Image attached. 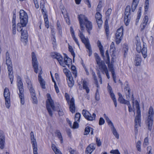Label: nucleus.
Listing matches in <instances>:
<instances>
[{
  "instance_id": "39",
  "label": "nucleus",
  "mask_w": 154,
  "mask_h": 154,
  "mask_svg": "<svg viewBox=\"0 0 154 154\" xmlns=\"http://www.w3.org/2000/svg\"><path fill=\"white\" fill-rule=\"evenodd\" d=\"M111 128L113 135L115 136L116 138L118 139H119V134L114 127L113 126L112 127H111Z\"/></svg>"
},
{
  "instance_id": "18",
  "label": "nucleus",
  "mask_w": 154,
  "mask_h": 154,
  "mask_svg": "<svg viewBox=\"0 0 154 154\" xmlns=\"http://www.w3.org/2000/svg\"><path fill=\"white\" fill-rule=\"evenodd\" d=\"M94 56L97 63L99 67H107L105 64L104 61L101 60L100 58L97 53H95Z\"/></svg>"
},
{
  "instance_id": "55",
  "label": "nucleus",
  "mask_w": 154,
  "mask_h": 154,
  "mask_svg": "<svg viewBox=\"0 0 154 154\" xmlns=\"http://www.w3.org/2000/svg\"><path fill=\"white\" fill-rule=\"evenodd\" d=\"M53 36V38H51L52 41V44L54 45V47L56 45V41L55 38V36L54 35H52Z\"/></svg>"
},
{
  "instance_id": "61",
  "label": "nucleus",
  "mask_w": 154,
  "mask_h": 154,
  "mask_svg": "<svg viewBox=\"0 0 154 154\" xmlns=\"http://www.w3.org/2000/svg\"><path fill=\"white\" fill-rule=\"evenodd\" d=\"M104 122L105 121L104 119L102 117L100 118L99 121V125H102L104 124Z\"/></svg>"
},
{
  "instance_id": "8",
  "label": "nucleus",
  "mask_w": 154,
  "mask_h": 154,
  "mask_svg": "<svg viewBox=\"0 0 154 154\" xmlns=\"http://www.w3.org/2000/svg\"><path fill=\"white\" fill-rule=\"evenodd\" d=\"M153 114V108L151 106L149 108L147 119L146 121L147 129L150 131L152 128Z\"/></svg>"
},
{
  "instance_id": "5",
  "label": "nucleus",
  "mask_w": 154,
  "mask_h": 154,
  "mask_svg": "<svg viewBox=\"0 0 154 154\" xmlns=\"http://www.w3.org/2000/svg\"><path fill=\"white\" fill-rule=\"evenodd\" d=\"M98 47L99 48L100 53L103 59L106 62L108 65V67H113V65L110 63V61L109 56V51L107 50L105 52V55H104V51L103 46L100 40H98L97 42Z\"/></svg>"
},
{
  "instance_id": "49",
  "label": "nucleus",
  "mask_w": 154,
  "mask_h": 154,
  "mask_svg": "<svg viewBox=\"0 0 154 154\" xmlns=\"http://www.w3.org/2000/svg\"><path fill=\"white\" fill-rule=\"evenodd\" d=\"M81 117V115L79 113H76L75 117V121L79 122V120Z\"/></svg>"
},
{
  "instance_id": "38",
  "label": "nucleus",
  "mask_w": 154,
  "mask_h": 154,
  "mask_svg": "<svg viewBox=\"0 0 154 154\" xmlns=\"http://www.w3.org/2000/svg\"><path fill=\"white\" fill-rule=\"evenodd\" d=\"M68 50L71 53V55L73 56V60H74L75 57V54L72 47L69 45L68 46Z\"/></svg>"
},
{
  "instance_id": "63",
  "label": "nucleus",
  "mask_w": 154,
  "mask_h": 154,
  "mask_svg": "<svg viewBox=\"0 0 154 154\" xmlns=\"http://www.w3.org/2000/svg\"><path fill=\"white\" fill-rule=\"evenodd\" d=\"M110 153L113 154H120L118 150H112L110 151Z\"/></svg>"
},
{
  "instance_id": "37",
  "label": "nucleus",
  "mask_w": 154,
  "mask_h": 154,
  "mask_svg": "<svg viewBox=\"0 0 154 154\" xmlns=\"http://www.w3.org/2000/svg\"><path fill=\"white\" fill-rule=\"evenodd\" d=\"M109 94L112 99L113 101L115 106L116 107L117 106V103L115 94L113 92L109 93Z\"/></svg>"
},
{
  "instance_id": "26",
  "label": "nucleus",
  "mask_w": 154,
  "mask_h": 154,
  "mask_svg": "<svg viewBox=\"0 0 154 154\" xmlns=\"http://www.w3.org/2000/svg\"><path fill=\"white\" fill-rule=\"evenodd\" d=\"M118 94L119 96L118 99V101L121 104H127L128 103L129 101L124 99L121 93L119 92L118 93Z\"/></svg>"
},
{
  "instance_id": "54",
  "label": "nucleus",
  "mask_w": 154,
  "mask_h": 154,
  "mask_svg": "<svg viewBox=\"0 0 154 154\" xmlns=\"http://www.w3.org/2000/svg\"><path fill=\"white\" fill-rule=\"evenodd\" d=\"M95 98L96 100L98 101L100 100V95L98 91V89L97 90L95 95Z\"/></svg>"
},
{
  "instance_id": "27",
  "label": "nucleus",
  "mask_w": 154,
  "mask_h": 154,
  "mask_svg": "<svg viewBox=\"0 0 154 154\" xmlns=\"http://www.w3.org/2000/svg\"><path fill=\"white\" fill-rule=\"evenodd\" d=\"M5 139L3 133H0V148L3 149L5 146Z\"/></svg>"
},
{
  "instance_id": "10",
  "label": "nucleus",
  "mask_w": 154,
  "mask_h": 154,
  "mask_svg": "<svg viewBox=\"0 0 154 154\" xmlns=\"http://www.w3.org/2000/svg\"><path fill=\"white\" fill-rule=\"evenodd\" d=\"M47 96L48 98L46 102V106L48 111L49 112V115L52 116V112L51 109L54 111H55L56 109L54 105V103L53 100L51 99L50 95L49 94H47Z\"/></svg>"
},
{
  "instance_id": "6",
  "label": "nucleus",
  "mask_w": 154,
  "mask_h": 154,
  "mask_svg": "<svg viewBox=\"0 0 154 154\" xmlns=\"http://www.w3.org/2000/svg\"><path fill=\"white\" fill-rule=\"evenodd\" d=\"M144 8V14L145 16L143 18V22L140 25L141 28L140 30L141 31H142L144 29L148 23V17L147 15L149 8V0H145Z\"/></svg>"
},
{
  "instance_id": "20",
  "label": "nucleus",
  "mask_w": 154,
  "mask_h": 154,
  "mask_svg": "<svg viewBox=\"0 0 154 154\" xmlns=\"http://www.w3.org/2000/svg\"><path fill=\"white\" fill-rule=\"evenodd\" d=\"M12 30L13 35L16 34V15L15 13H14L13 15V18L12 20Z\"/></svg>"
},
{
  "instance_id": "13",
  "label": "nucleus",
  "mask_w": 154,
  "mask_h": 154,
  "mask_svg": "<svg viewBox=\"0 0 154 154\" xmlns=\"http://www.w3.org/2000/svg\"><path fill=\"white\" fill-rule=\"evenodd\" d=\"M123 34V28L121 26L118 29L116 33L115 41L116 44L118 45L121 42Z\"/></svg>"
},
{
  "instance_id": "44",
  "label": "nucleus",
  "mask_w": 154,
  "mask_h": 154,
  "mask_svg": "<svg viewBox=\"0 0 154 154\" xmlns=\"http://www.w3.org/2000/svg\"><path fill=\"white\" fill-rule=\"evenodd\" d=\"M55 133L57 134L59 139L60 140L61 142V143H62L63 138L60 131L59 130H57L56 131Z\"/></svg>"
},
{
  "instance_id": "53",
  "label": "nucleus",
  "mask_w": 154,
  "mask_h": 154,
  "mask_svg": "<svg viewBox=\"0 0 154 154\" xmlns=\"http://www.w3.org/2000/svg\"><path fill=\"white\" fill-rule=\"evenodd\" d=\"M141 15V13L140 11L139 12H138L136 19V24H137L138 23L139 20L140 19Z\"/></svg>"
},
{
  "instance_id": "21",
  "label": "nucleus",
  "mask_w": 154,
  "mask_h": 154,
  "mask_svg": "<svg viewBox=\"0 0 154 154\" xmlns=\"http://www.w3.org/2000/svg\"><path fill=\"white\" fill-rule=\"evenodd\" d=\"M32 63L33 67H38V63L35 53L34 52L32 53Z\"/></svg>"
},
{
  "instance_id": "33",
  "label": "nucleus",
  "mask_w": 154,
  "mask_h": 154,
  "mask_svg": "<svg viewBox=\"0 0 154 154\" xmlns=\"http://www.w3.org/2000/svg\"><path fill=\"white\" fill-rule=\"evenodd\" d=\"M142 59L140 57L136 56L135 57L134 63L136 66H140L141 63Z\"/></svg>"
},
{
  "instance_id": "60",
  "label": "nucleus",
  "mask_w": 154,
  "mask_h": 154,
  "mask_svg": "<svg viewBox=\"0 0 154 154\" xmlns=\"http://www.w3.org/2000/svg\"><path fill=\"white\" fill-rule=\"evenodd\" d=\"M96 142L98 146H100L101 145V142L100 141V139L97 137L96 138Z\"/></svg>"
},
{
  "instance_id": "41",
  "label": "nucleus",
  "mask_w": 154,
  "mask_h": 154,
  "mask_svg": "<svg viewBox=\"0 0 154 154\" xmlns=\"http://www.w3.org/2000/svg\"><path fill=\"white\" fill-rule=\"evenodd\" d=\"M100 69L102 72L103 73H105L107 76L108 79L110 78V76L109 75L108 70L107 68H100Z\"/></svg>"
},
{
  "instance_id": "25",
  "label": "nucleus",
  "mask_w": 154,
  "mask_h": 154,
  "mask_svg": "<svg viewBox=\"0 0 154 154\" xmlns=\"http://www.w3.org/2000/svg\"><path fill=\"white\" fill-rule=\"evenodd\" d=\"M128 45L125 43L123 44L122 49V52L123 54V57L124 58H126L127 56L128 51Z\"/></svg>"
},
{
  "instance_id": "43",
  "label": "nucleus",
  "mask_w": 154,
  "mask_h": 154,
  "mask_svg": "<svg viewBox=\"0 0 154 154\" xmlns=\"http://www.w3.org/2000/svg\"><path fill=\"white\" fill-rule=\"evenodd\" d=\"M63 71L65 75H66L67 78L69 77H71V72L67 68H65L63 69Z\"/></svg>"
},
{
  "instance_id": "24",
  "label": "nucleus",
  "mask_w": 154,
  "mask_h": 154,
  "mask_svg": "<svg viewBox=\"0 0 154 154\" xmlns=\"http://www.w3.org/2000/svg\"><path fill=\"white\" fill-rule=\"evenodd\" d=\"M6 64L8 67H12V62L8 51H7L6 53Z\"/></svg>"
},
{
  "instance_id": "34",
  "label": "nucleus",
  "mask_w": 154,
  "mask_h": 154,
  "mask_svg": "<svg viewBox=\"0 0 154 154\" xmlns=\"http://www.w3.org/2000/svg\"><path fill=\"white\" fill-rule=\"evenodd\" d=\"M141 52L144 58H145L147 57V48L145 45L144 44H143V48L141 50Z\"/></svg>"
},
{
  "instance_id": "45",
  "label": "nucleus",
  "mask_w": 154,
  "mask_h": 154,
  "mask_svg": "<svg viewBox=\"0 0 154 154\" xmlns=\"http://www.w3.org/2000/svg\"><path fill=\"white\" fill-rule=\"evenodd\" d=\"M112 9L109 8L106 11L105 13L106 18H109V16L111 14Z\"/></svg>"
},
{
  "instance_id": "46",
  "label": "nucleus",
  "mask_w": 154,
  "mask_h": 154,
  "mask_svg": "<svg viewBox=\"0 0 154 154\" xmlns=\"http://www.w3.org/2000/svg\"><path fill=\"white\" fill-rule=\"evenodd\" d=\"M92 75L94 78V79L95 81V84H96V87L97 88L99 87V85L98 84V82L97 80V79L96 76H95V72H92Z\"/></svg>"
},
{
  "instance_id": "52",
  "label": "nucleus",
  "mask_w": 154,
  "mask_h": 154,
  "mask_svg": "<svg viewBox=\"0 0 154 154\" xmlns=\"http://www.w3.org/2000/svg\"><path fill=\"white\" fill-rule=\"evenodd\" d=\"M91 128L89 127H86L85 129L84 134L87 135L88 134L89 132L90 131Z\"/></svg>"
},
{
  "instance_id": "48",
  "label": "nucleus",
  "mask_w": 154,
  "mask_h": 154,
  "mask_svg": "<svg viewBox=\"0 0 154 154\" xmlns=\"http://www.w3.org/2000/svg\"><path fill=\"white\" fill-rule=\"evenodd\" d=\"M130 89H129L128 88L126 90V91H125V95L126 96V98L128 100H129L130 98Z\"/></svg>"
},
{
  "instance_id": "28",
  "label": "nucleus",
  "mask_w": 154,
  "mask_h": 154,
  "mask_svg": "<svg viewBox=\"0 0 154 154\" xmlns=\"http://www.w3.org/2000/svg\"><path fill=\"white\" fill-rule=\"evenodd\" d=\"M95 148V145L93 143L91 144L87 147L86 152L91 153Z\"/></svg>"
},
{
  "instance_id": "35",
  "label": "nucleus",
  "mask_w": 154,
  "mask_h": 154,
  "mask_svg": "<svg viewBox=\"0 0 154 154\" xmlns=\"http://www.w3.org/2000/svg\"><path fill=\"white\" fill-rule=\"evenodd\" d=\"M67 80L68 86L70 87H72L74 84V81L72 77H69L68 78H67Z\"/></svg>"
},
{
  "instance_id": "30",
  "label": "nucleus",
  "mask_w": 154,
  "mask_h": 154,
  "mask_svg": "<svg viewBox=\"0 0 154 154\" xmlns=\"http://www.w3.org/2000/svg\"><path fill=\"white\" fill-rule=\"evenodd\" d=\"M109 52L110 53H112V56H115V54H116V48L113 42H112L110 45Z\"/></svg>"
},
{
  "instance_id": "56",
  "label": "nucleus",
  "mask_w": 154,
  "mask_h": 154,
  "mask_svg": "<svg viewBox=\"0 0 154 154\" xmlns=\"http://www.w3.org/2000/svg\"><path fill=\"white\" fill-rule=\"evenodd\" d=\"M72 73L74 75V77L75 78L77 76V72L76 68H71Z\"/></svg>"
},
{
  "instance_id": "23",
  "label": "nucleus",
  "mask_w": 154,
  "mask_h": 154,
  "mask_svg": "<svg viewBox=\"0 0 154 154\" xmlns=\"http://www.w3.org/2000/svg\"><path fill=\"white\" fill-rule=\"evenodd\" d=\"M70 33L73 39L77 45L79 47L80 44L78 39L76 38L75 35V33L73 29L72 26L70 27Z\"/></svg>"
},
{
  "instance_id": "12",
  "label": "nucleus",
  "mask_w": 154,
  "mask_h": 154,
  "mask_svg": "<svg viewBox=\"0 0 154 154\" xmlns=\"http://www.w3.org/2000/svg\"><path fill=\"white\" fill-rule=\"evenodd\" d=\"M28 88L29 90L32 98V103L34 104H37L38 103V100L36 96L35 90H34L30 81L27 82Z\"/></svg>"
},
{
  "instance_id": "3",
  "label": "nucleus",
  "mask_w": 154,
  "mask_h": 154,
  "mask_svg": "<svg viewBox=\"0 0 154 154\" xmlns=\"http://www.w3.org/2000/svg\"><path fill=\"white\" fill-rule=\"evenodd\" d=\"M51 55L53 58L57 59L60 65L62 66L65 67L67 66L69 67L72 64V59L66 54L64 57L60 54L55 52H52Z\"/></svg>"
},
{
  "instance_id": "36",
  "label": "nucleus",
  "mask_w": 154,
  "mask_h": 154,
  "mask_svg": "<svg viewBox=\"0 0 154 154\" xmlns=\"http://www.w3.org/2000/svg\"><path fill=\"white\" fill-rule=\"evenodd\" d=\"M51 148L55 154H62L60 151L57 148L55 145L52 144Z\"/></svg>"
},
{
  "instance_id": "29",
  "label": "nucleus",
  "mask_w": 154,
  "mask_h": 154,
  "mask_svg": "<svg viewBox=\"0 0 154 154\" xmlns=\"http://www.w3.org/2000/svg\"><path fill=\"white\" fill-rule=\"evenodd\" d=\"M140 0H133L131 5V11L134 12L135 10L139 3Z\"/></svg>"
},
{
  "instance_id": "57",
  "label": "nucleus",
  "mask_w": 154,
  "mask_h": 154,
  "mask_svg": "<svg viewBox=\"0 0 154 154\" xmlns=\"http://www.w3.org/2000/svg\"><path fill=\"white\" fill-rule=\"evenodd\" d=\"M59 106H60V105H58V106L57 108V111L58 112L59 115L60 116H62L64 114V113H63V110L62 109H59V110H58V109H59Z\"/></svg>"
},
{
  "instance_id": "59",
  "label": "nucleus",
  "mask_w": 154,
  "mask_h": 154,
  "mask_svg": "<svg viewBox=\"0 0 154 154\" xmlns=\"http://www.w3.org/2000/svg\"><path fill=\"white\" fill-rule=\"evenodd\" d=\"M79 127L78 123L76 122V121H75L73 123V125H72V128L73 129H75L78 128Z\"/></svg>"
},
{
  "instance_id": "40",
  "label": "nucleus",
  "mask_w": 154,
  "mask_h": 154,
  "mask_svg": "<svg viewBox=\"0 0 154 154\" xmlns=\"http://www.w3.org/2000/svg\"><path fill=\"white\" fill-rule=\"evenodd\" d=\"M103 116L105 120H106V122H107V123L109 125H110L111 127L114 126L112 122L110 120L109 118L108 117V116L106 115L105 114H104Z\"/></svg>"
},
{
  "instance_id": "31",
  "label": "nucleus",
  "mask_w": 154,
  "mask_h": 154,
  "mask_svg": "<svg viewBox=\"0 0 154 154\" xmlns=\"http://www.w3.org/2000/svg\"><path fill=\"white\" fill-rule=\"evenodd\" d=\"M38 80L42 88L45 89V82L40 75H38Z\"/></svg>"
},
{
  "instance_id": "1",
  "label": "nucleus",
  "mask_w": 154,
  "mask_h": 154,
  "mask_svg": "<svg viewBox=\"0 0 154 154\" xmlns=\"http://www.w3.org/2000/svg\"><path fill=\"white\" fill-rule=\"evenodd\" d=\"M81 30H79L78 35L82 42L85 45L86 48L89 51V56H90L92 53V51L89 39L85 38L83 33L84 31L85 27L89 34L91 33V31L93 28L92 23L88 18L83 14H79L78 16Z\"/></svg>"
},
{
  "instance_id": "4",
  "label": "nucleus",
  "mask_w": 154,
  "mask_h": 154,
  "mask_svg": "<svg viewBox=\"0 0 154 154\" xmlns=\"http://www.w3.org/2000/svg\"><path fill=\"white\" fill-rule=\"evenodd\" d=\"M132 106L134 108L135 106L136 109V116L135 119V131L137 133L138 132L137 128L140 126L141 120V110L139 106V103L137 100L134 101V98L133 95H132Z\"/></svg>"
},
{
  "instance_id": "42",
  "label": "nucleus",
  "mask_w": 154,
  "mask_h": 154,
  "mask_svg": "<svg viewBox=\"0 0 154 154\" xmlns=\"http://www.w3.org/2000/svg\"><path fill=\"white\" fill-rule=\"evenodd\" d=\"M110 68V69H109V70H110V71L111 72V73L112 74V76L114 82H115V83H116V75L115 74V72L114 70V68Z\"/></svg>"
},
{
  "instance_id": "15",
  "label": "nucleus",
  "mask_w": 154,
  "mask_h": 154,
  "mask_svg": "<svg viewBox=\"0 0 154 154\" xmlns=\"http://www.w3.org/2000/svg\"><path fill=\"white\" fill-rule=\"evenodd\" d=\"M30 138L33 150V154H38V152L37 145L36 139L35 138L34 133L31 131L30 133Z\"/></svg>"
},
{
  "instance_id": "19",
  "label": "nucleus",
  "mask_w": 154,
  "mask_h": 154,
  "mask_svg": "<svg viewBox=\"0 0 154 154\" xmlns=\"http://www.w3.org/2000/svg\"><path fill=\"white\" fill-rule=\"evenodd\" d=\"M95 17L98 27L100 29L103 23L102 15L99 12H97L95 15Z\"/></svg>"
},
{
  "instance_id": "11",
  "label": "nucleus",
  "mask_w": 154,
  "mask_h": 154,
  "mask_svg": "<svg viewBox=\"0 0 154 154\" xmlns=\"http://www.w3.org/2000/svg\"><path fill=\"white\" fill-rule=\"evenodd\" d=\"M131 9L129 5H127L125 8L124 17V22L126 26L129 25L131 19Z\"/></svg>"
},
{
  "instance_id": "17",
  "label": "nucleus",
  "mask_w": 154,
  "mask_h": 154,
  "mask_svg": "<svg viewBox=\"0 0 154 154\" xmlns=\"http://www.w3.org/2000/svg\"><path fill=\"white\" fill-rule=\"evenodd\" d=\"M82 114L85 118L88 121H92L94 120L96 116L95 113H93L92 116L88 111L85 109H83L82 110Z\"/></svg>"
},
{
  "instance_id": "9",
  "label": "nucleus",
  "mask_w": 154,
  "mask_h": 154,
  "mask_svg": "<svg viewBox=\"0 0 154 154\" xmlns=\"http://www.w3.org/2000/svg\"><path fill=\"white\" fill-rule=\"evenodd\" d=\"M18 82V87L19 91V95L20 99L21 104L23 105L24 103V89L23 88V84L21 81L20 77L18 76L17 77Z\"/></svg>"
},
{
  "instance_id": "50",
  "label": "nucleus",
  "mask_w": 154,
  "mask_h": 154,
  "mask_svg": "<svg viewBox=\"0 0 154 154\" xmlns=\"http://www.w3.org/2000/svg\"><path fill=\"white\" fill-rule=\"evenodd\" d=\"M141 145V142L140 141H138L136 145V148H137V150L140 152L141 151V148H140V146Z\"/></svg>"
},
{
  "instance_id": "16",
  "label": "nucleus",
  "mask_w": 154,
  "mask_h": 154,
  "mask_svg": "<svg viewBox=\"0 0 154 154\" xmlns=\"http://www.w3.org/2000/svg\"><path fill=\"white\" fill-rule=\"evenodd\" d=\"M4 95L5 99L6 106L7 108H9L10 106V94L7 88H5L4 89Z\"/></svg>"
},
{
  "instance_id": "58",
  "label": "nucleus",
  "mask_w": 154,
  "mask_h": 154,
  "mask_svg": "<svg viewBox=\"0 0 154 154\" xmlns=\"http://www.w3.org/2000/svg\"><path fill=\"white\" fill-rule=\"evenodd\" d=\"M148 138L146 137L144 140V142L143 144V146L144 147H146L148 144Z\"/></svg>"
},
{
  "instance_id": "14",
  "label": "nucleus",
  "mask_w": 154,
  "mask_h": 154,
  "mask_svg": "<svg viewBox=\"0 0 154 154\" xmlns=\"http://www.w3.org/2000/svg\"><path fill=\"white\" fill-rule=\"evenodd\" d=\"M65 97L69 105V109L70 112L72 113L75 112V100L73 97H72L69 101L70 97L69 95L66 93L65 94Z\"/></svg>"
},
{
  "instance_id": "7",
  "label": "nucleus",
  "mask_w": 154,
  "mask_h": 154,
  "mask_svg": "<svg viewBox=\"0 0 154 154\" xmlns=\"http://www.w3.org/2000/svg\"><path fill=\"white\" fill-rule=\"evenodd\" d=\"M45 2L44 0H41L40 3V8L43 15L44 19L45 24V27L47 29L49 26V22L47 14V12L45 7Z\"/></svg>"
},
{
  "instance_id": "22",
  "label": "nucleus",
  "mask_w": 154,
  "mask_h": 154,
  "mask_svg": "<svg viewBox=\"0 0 154 154\" xmlns=\"http://www.w3.org/2000/svg\"><path fill=\"white\" fill-rule=\"evenodd\" d=\"M106 19L105 20L104 24V29L105 31V33L107 39H108L109 36V27L108 24V21L109 18H106Z\"/></svg>"
},
{
  "instance_id": "64",
  "label": "nucleus",
  "mask_w": 154,
  "mask_h": 154,
  "mask_svg": "<svg viewBox=\"0 0 154 154\" xmlns=\"http://www.w3.org/2000/svg\"><path fill=\"white\" fill-rule=\"evenodd\" d=\"M57 29H59L60 30H62L61 26V25L60 23V22L58 20L57 22Z\"/></svg>"
},
{
  "instance_id": "2",
  "label": "nucleus",
  "mask_w": 154,
  "mask_h": 154,
  "mask_svg": "<svg viewBox=\"0 0 154 154\" xmlns=\"http://www.w3.org/2000/svg\"><path fill=\"white\" fill-rule=\"evenodd\" d=\"M20 23L17 25V30L19 32H21V38L25 42L28 41V34L26 28L28 22V17L27 13L23 10H20Z\"/></svg>"
},
{
  "instance_id": "62",
  "label": "nucleus",
  "mask_w": 154,
  "mask_h": 154,
  "mask_svg": "<svg viewBox=\"0 0 154 154\" xmlns=\"http://www.w3.org/2000/svg\"><path fill=\"white\" fill-rule=\"evenodd\" d=\"M141 47L140 45H137L136 50L138 53L141 52Z\"/></svg>"
},
{
  "instance_id": "47",
  "label": "nucleus",
  "mask_w": 154,
  "mask_h": 154,
  "mask_svg": "<svg viewBox=\"0 0 154 154\" xmlns=\"http://www.w3.org/2000/svg\"><path fill=\"white\" fill-rule=\"evenodd\" d=\"M34 71L36 73H39L38 75H41L42 73L41 68H35Z\"/></svg>"
},
{
  "instance_id": "32",
  "label": "nucleus",
  "mask_w": 154,
  "mask_h": 154,
  "mask_svg": "<svg viewBox=\"0 0 154 154\" xmlns=\"http://www.w3.org/2000/svg\"><path fill=\"white\" fill-rule=\"evenodd\" d=\"M82 81H83L82 82L83 88L84 89L86 90L87 93H89V92L90 90L88 87V82H87L86 80H83V79H82Z\"/></svg>"
},
{
  "instance_id": "51",
  "label": "nucleus",
  "mask_w": 154,
  "mask_h": 154,
  "mask_svg": "<svg viewBox=\"0 0 154 154\" xmlns=\"http://www.w3.org/2000/svg\"><path fill=\"white\" fill-rule=\"evenodd\" d=\"M102 7V2L101 1H100L96 9L97 12H100L101 11Z\"/></svg>"
}]
</instances>
